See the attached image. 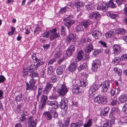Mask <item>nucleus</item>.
<instances>
[{
    "label": "nucleus",
    "instance_id": "nucleus-7",
    "mask_svg": "<svg viewBox=\"0 0 127 127\" xmlns=\"http://www.w3.org/2000/svg\"><path fill=\"white\" fill-rule=\"evenodd\" d=\"M67 6L70 7H72L73 5L75 6L76 8H77V11H79L80 9V7L83 6H84V3L82 2H70L67 4Z\"/></svg>",
    "mask_w": 127,
    "mask_h": 127
},
{
    "label": "nucleus",
    "instance_id": "nucleus-39",
    "mask_svg": "<svg viewBox=\"0 0 127 127\" xmlns=\"http://www.w3.org/2000/svg\"><path fill=\"white\" fill-rule=\"evenodd\" d=\"M80 83L81 86L82 87H84L87 84L88 82L87 80L86 79L83 80L82 81H80Z\"/></svg>",
    "mask_w": 127,
    "mask_h": 127
},
{
    "label": "nucleus",
    "instance_id": "nucleus-21",
    "mask_svg": "<svg viewBox=\"0 0 127 127\" xmlns=\"http://www.w3.org/2000/svg\"><path fill=\"white\" fill-rule=\"evenodd\" d=\"M114 123V120L113 119L105 123L103 125V127H111L112 124Z\"/></svg>",
    "mask_w": 127,
    "mask_h": 127
},
{
    "label": "nucleus",
    "instance_id": "nucleus-47",
    "mask_svg": "<svg viewBox=\"0 0 127 127\" xmlns=\"http://www.w3.org/2000/svg\"><path fill=\"white\" fill-rule=\"evenodd\" d=\"M29 82L30 85H35V84L36 82V80L32 78L30 80Z\"/></svg>",
    "mask_w": 127,
    "mask_h": 127
},
{
    "label": "nucleus",
    "instance_id": "nucleus-32",
    "mask_svg": "<svg viewBox=\"0 0 127 127\" xmlns=\"http://www.w3.org/2000/svg\"><path fill=\"white\" fill-rule=\"evenodd\" d=\"M125 31L123 29H118L116 30V32L117 34H124L125 32Z\"/></svg>",
    "mask_w": 127,
    "mask_h": 127
},
{
    "label": "nucleus",
    "instance_id": "nucleus-63",
    "mask_svg": "<svg viewBox=\"0 0 127 127\" xmlns=\"http://www.w3.org/2000/svg\"><path fill=\"white\" fill-rule=\"evenodd\" d=\"M72 52L71 50H69V49L68 48L66 51V54L68 56H70L72 55Z\"/></svg>",
    "mask_w": 127,
    "mask_h": 127
},
{
    "label": "nucleus",
    "instance_id": "nucleus-62",
    "mask_svg": "<svg viewBox=\"0 0 127 127\" xmlns=\"http://www.w3.org/2000/svg\"><path fill=\"white\" fill-rule=\"evenodd\" d=\"M43 86L42 85H39L38 88V92L42 93L43 91Z\"/></svg>",
    "mask_w": 127,
    "mask_h": 127
},
{
    "label": "nucleus",
    "instance_id": "nucleus-20",
    "mask_svg": "<svg viewBox=\"0 0 127 127\" xmlns=\"http://www.w3.org/2000/svg\"><path fill=\"white\" fill-rule=\"evenodd\" d=\"M76 40V35L75 34H70L66 39V40L68 42H69L71 40L74 42Z\"/></svg>",
    "mask_w": 127,
    "mask_h": 127
},
{
    "label": "nucleus",
    "instance_id": "nucleus-40",
    "mask_svg": "<svg viewBox=\"0 0 127 127\" xmlns=\"http://www.w3.org/2000/svg\"><path fill=\"white\" fill-rule=\"evenodd\" d=\"M114 32L110 31L106 33L105 36L107 37H108L113 36L115 34Z\"/></svg>",
    "mask_w": 127,
    "mask_h": 127
},
{
    "label": "nucleus",
    "instance_id": "nucleus-59",
    "mask_svg": "<svg viewBox=\"0 0 127 127\" xmlns=\"http://www.w3.org/2000/svg\"><path fill=\"white\" fill-rule=\"evenodd\" d=\"M121 60H123L126 59L127 61V54H125L121 56L120 58Z\"/></svg>",
    "mask_w": 127,
    "mask_h": 127
},
{
    "label": "nucleus",
    "instance_id": "nucleus-33",
    "mask_svg": "<svg viewBox=\"0 0 127 127\" xmlns=\"http://www.w3.org/2000/svg\"><path fill=\"white\" fill-rule=\"evenodd\" d=\"M51 112L52 114H54V115L53 117L54 118H57L58 116V114L56 111V109L55 108H52L51 110Z\"/></svg>",
    "mask_w": 127,
    "mask_h": 127
},
{
    "label": "nucleus",
    "instance_id": "nucleus-48",
    "mask_svg": "<svg viewBox=\"0 0 127 127\" xmlns=\"http://www.w3.org/2000/svg\"><path fill=\"white\" fill-rule=\"evenodd\" d=\"M69 123V120L67 119L65 120L64 123L63 124L64 127H68Z\"/></svg>",
    "mask_w": 127,
    "mask_h": 127
},
{
    "label": "nucleus",
    "instance_id": "nucleus-41",
    "mask_svg": "<svg viewBox=\"0 0 127 127\" xmlns=\"http://www.w3.org/2000/svg\"><path fill=\"white\" fill-rule=\"evenodd\" d=\"M48 99L47 97L44 95H42L41 97V102H46Z\"/></svg>",
    "mask_w": 127,
    "mask_h": 127
},
{
    "label": "nucleus",
    "instance_id": "nucleus-54",
    "mask_svg": "<svg viewBox=\"0 0 127 127\" xmlns=\"http://www.w3.org/2000/svg\"><path fill=\"white\" fill-rule=\"evenodd\" d=\"M56 61V59L55 58H52L50 60L48 63V65L52 64L54 62H55Z\"/></svg>",
    "mask_w": 127,
    "mask_h": 127
},
{
    "label": "nucleus",
    "instance_id": "nucleus-46",
    "mask_svg": "<svg viewBox=\"0 0 127 127\" xmlns=\"http://www.w3.org/2000/svg\"><path fill=\"white\" fill-rule=\"evenodd\" d=\"M41 28L39 27H37L36 28L34 31V33L38 34L40 32Z\"/></svg>",
    "mask_w": 127,
    "mask_h": 127
},
{
    "label": "nucleus",
    "instance_id": "nucleus-34",
    "mask_svg": "<svg viewBox=\"0 0 127 127\" xmlns=\"http://www.w3.org/2000/svg\"><path fill=\"white\" fill-rule=\"evenodd\" d=\"M79 88L76 86H74L72 89V92L74 94L77 95L79 93Z\"/></svg>",
    "mask_w": 127,
    "mask_h": 127
},
{
    "label": "nucleus",
    "instance_id": "nucleus-55",
    "mask_svg": "<svg viewBox=\"0 0 127 127\" xmlns=\"http://www.w3.org/2000/svg\"><path fill=\"white\" fill-rule=\"evenodd\" d=\"M117 99H112L110 102L111 104L112 105H114L117 103Z\"/></svg>",
    "mask_w": 127,
    "mask_h": 127
},
{
    "label": "nucleus",
    "instance_id": "nucleus-44",
    "mask_svg": "<svg viewBox=\"0 0 127 127\" xmlns=\"http://www.w3.org/2000/svg\"><path fill=\"white\" fill-rule=\"evenodd\" d=\"M61 32L62 35L63 36H64L66 34L65 29L63 26H62L61 27Z\"/></svg>",
    "mask_w": 127,
    "mask_h": 127
},
{
    "label": "nucleus",
    "instance_id": "nucleus-29",
    "mask_svg": "<svg viewBox=\"0 0 127 127\" xmlns=\"http://www.w3.org/2000/svg\"><path fill=\"white\" fill-rule=\"evenodd\" d=\"M108 7H109L112 8H114L116 7V5L114 3L113 0H110L107 3Z\"/></svg>",
    "mask_w": 127,
    "mask_h": 127
},
{
    "label": "nucleus",
    "instance_id": "nucleus-4",
    "mask_svg": "<svg viewBox=\"0 0 127 127\" xmlns=\"http://www.w3.org/2000/svg\"><path fill=\"white\" fill-rule=\"evenodd\" d=\"M94 101L98 103L105 104L107 102V97L105 95H102L100 96H97L95 98Z\"/></svg>",
    "mask_w": 127,
    "mask_h": 127
},
{
    "label": "nucleus",
    "instance_id": "nucleus-12",
    "mask_svg": "<svg viewBox=\"0 0 127 127\" xmlns=\"http://www.w3.org/2000/svg\"><path fill=\"white\" fill-rule=\"evenodd\" d=\"M113 49L114 51V53L116 55L120 53L121 50L120 46L118 44L114 45L113 46Z\"/></svg>",
    "mask_w": 127,
    "mask_h": 127
},
{
    "label": "nucleus",
    "instance_id": "nucleus-26",
    "mask_svg": "<svg viewBox=\"0 0 127 127\" xmlns=\"http://www.w3.org/2000/svg\"><path fill=\"white\" fill-rule=\"evenodd\" d=\"M84 52L82 50H80L78 53L76 57V59L78 61L81 60L83 57V54Z\"/></svg>",
    "mask_w": 127,
    "mask_h": 127
},
{
    "label": "nucleus",
    "instance_id": "nucleus-19",
    "mask_svg": "<svg viewBox=\"0 0 127 127\" xmlns=\"http://www.w3.org/2000/svg\"><path fill=\"white\" fill-rule=\"evenodd\" d=\"M108 7L107 3H104L102 6H98L97 7V9L98 10H102L103 11H105L107 9Z\"/></svg>",
    "mask_w": 127,
    "mask_h": 127
},
{
    "label": "nucleus",
    "instance_id": "nucleus-18",
    "mask_svg": "<svg viewBox=\"0 0 127 127\" xmlns=\"http://www.w3.org/2000/svg\"><path fill=\"white\" fill-rule=\"evenodd\" d=\"M101 33L98 30H95L93 32L92 35L95 39L99 38L101 36Z\"/></svg>",
    "mask_w": 127,
    "mask_h": 127
},
{
    "label": "nucleus",
    "instance_id": "nucleus-51",
    "mask_svg": "<svg viewBox=\"0 0 127 127\" xmlns=\"http://www.w3.org/2000/svg\"><path fill=\"white\" fill-rule=\"evenodd\" d=\"M66 7H65L61 8L60 10V12L61 13H65L66 10Z\"/></svg>",
    "mask_w": 127,
    "mask_h": 127
},
{
    "label": "nucleus",
    "instance_id": "nucleus-43",
    "mask_svg": "<svg viewBox=\"0 0 127 127\" xmlns=\"http://www.w3.org/2000/svg\"><path fill=\"white\" fill-rule=\"evenodd\" d=\"M53 71V69L52 66H50L48 67L47 70V73L50 75L52 74Z\"/></svg>",
    "mask_w": 127,
    "mask_h": 127
},
{
    "label": "nucleus",
    "instance_id": "nucleus-49",
    "mask_svg": "<svg viewBox=\"0 0 127 127\" xmlns=\"http://www.w3.org/2000/svg\"><path fill=\"white\" fill-rule=\"evenodd\" d=\"M30 89L33 91H35L37 88V86L36 85H30Z\"/></svg>",
    "mask_w": 127,
    "mask_h": 127
},
{
    "label": "nucleus",
    "instance_id": "nucleus-8",
    "mask_svg": "<svg viewBox=\"0 0 127 127\" xmlns=\"http://www.w3.org/2000/svg\"><path fill=\"white\" fill-rule=\"evenodd\" d=\"M100 87V85L95 84L90 87L89 92V94L90 95V96L91 97H92L93 96V93L98 90V88Z\"/></svg>",
    "mask_w": 127,
    "mask_h": 127
},
{
    "label": "nucleus",
    "instance_id": "nucleus-2",
    "mask_svg": "<svg viewBox=\"0 0 127 127\" xmlns=\"http://www.w3.org/2000/svg\"><path fill=\"white\" fill-rule=\"evenodd\" d=\"M67 88L64 84H62L57 90V91L60 96H64L67 92Z\"/></svg>",
    "mask_w": 127,
    "mask_h": 127
},
{
    "label": "nucleus",
    "instance_id": "nucleus-38",
    "mask_svg": "<svg viewBox=\"0 0 127 127\" xmlns=\"http://www.w3.org/2000/svg\"><path fill=\"white\" fill-rule=\"evenodd\" d=\"M32 58L33 62L34 63H36L37 62H39V61H40V60L36 57L35 54H33L32 55Z\"/></svg>",
    "mask_w": 127,
    "mask_h": 127
},
{
    "label": "nucleus",
    "instance_id": "nucleus-64",
    "mask_svg": "<svg viewBox=\"0 0 127 127\" xmlns=\"http://www.w3.org/2000/svg\"><path fill=\"white\" fill-rule=\"evenodd\" d=\"M26 118L24 116H21L19 118V121L20 122H23L25 121Z\"/></svg>",
    "mask_w": 127,
    "mask_h": 127
},
{
    "label": "nucleus",
    "instance_id": "nucleus-24",
    "mask_svg": "<svg viewBox=\"0 0 127 127\" xmlns=\"http://www.w3.org/2000/svg\"><path fill=\"white\" fill-rule=\"evenodd\" d=\"M93 49V47L92 44H88L87 46L85 51L87 53L90 52Z\"/></svg>",
    "mask_w": 127,
    "mask_h": 127
},
{
    "label": "nucleus",
    "instance_id": "nucleus-22",
    "mask_svg": "<svg viewBox=\"0 0 127 127\" xmlns=\"http://www.w3.org/2000/svg\"><path fill=\"white\" fill-rule=\"evenodd\" d=\"M43 115L47 120H51L52 118V115L51 113L49 112H45L43 113Z\"/></svg>",
    "mask_w": 127,
    "mask_h": 127
},
{
    "label": "nucleus",
    "instance_id": "nucleus-6",
    "mask_svg": "<svg viewBox=\"0 0 127 127\" xmlns=\"http://www.w3.org/2000/svg\"><path fill=\"white\" fill-rule=\"evenodd\" d=\"M72 18L73 15H71L64 18L63 20L64 21H68L69 20H70L69 21L64 23V25L67 27L68 29H69V28L71 25L75 23L74 20H70V19Z\"/></svg>",
    "mask_w": 127,
    "mask_h": 127
},
{
    "label": "nucleus",
    "instance_id": "nucleus-31",
    "mask_svg": "<svg viewBox=\"0 0 127 127\" xmlns=\"http://www.w3.org/2000/svg\"><path fill=\"white\" fill-rule=\"evenodd\" d=\"M121 60L120 58L119 57H115L114 59L112 60V63L114 64H117L118 63H119Z\"/></svg>",
    "mask_w": 127,
    "mask_h": 127
},
{
    "label": "nucleus",
    "instance_id": "nucleus-14",
    "mask_svg": "<svg viewBox=\"0 0 127 127\" xmlns=\"http://www.w3.org/2000/svg\"><path fill=\"white\" fill-rule=\"evenodd\" d=\"M50 82H48L46 84V85L44 88V92L46 94L50 92L52 87L53 86V84L51 83Z\"/></svg>",
    "mask_w": 127,
    "mask_h": 127
},
{
    "label": "nucleus",
    "instance_id": "nucleus-15",
    "mask_svg": "<svg viewBox=\"0 0 127 127\" xmlns=\"http://www.w3.org/2000/svg\"><path fill=\"white\" fill-rule=\"evenodd\" d=\"M47 104L48 105H50L53 107L52 108H55V109L57 108L58 106V103L56 101H48L47 102Z\"/></svg>",
    "mask_w": 127,
    "mask_h": 127
},
{
    "label": "nucleus",
    "instance_id": "nucleus-45",
    "mask_svg": "<svg viewBox=\"0 0 127 127\" xmlns=\"http://www.w3.org/2000/svg\"><path fill=\"white\" fill-rule=\"evenodd\" d=\"M28 69L24 68L22 71L23 76L25 77L28 74Z\"/></svg>",
    "mask_w": 127,
    "mask_h": 127
},
{
    "label": "nucleus",
    "instance_id": "nucleus-60",
    "mask_svg": "<svg viewBox=\"0 0 127 127\" xmlns=\"http://www.w3.org/2000/svg\"><path fill=\"white\" fill-rule=\"evenodd\" d=\"M61 55V53L60 52H55V56L56 58H59Z\"/></svg>",
    "mask_w": 127,
    "mask_h": 127
},
{
    "label": "nucleus",
    "instance_id": "nucleus-10",
    "mask_svg": "<svg viewBox=\"0 0 127 127\" xmlns=\"http://www.w3.org/2000/svg\"><path fill=\"white\" fill-rule=\"evenodd\" d=\"M118 109L116 107H113L112 109V111L109 114L110 118L113 119L117 118Z\"/></svg>",
    "mask_w": 127,
    "mask_h": 127
},
{
    "label": "nucleus",
    "instance_id": "nucleus-27",
    "mask_svg": "<svg viewBox=\"0 0 127 127\" xmlns=\"http://www.w3.org/2000/svg\"><path fill=\"white\" fill-rule=\"evenodd\" d=\"M86 8L88 10H92L94 8V5L92 3L88 4L86 5Z\"/></svg>",
    "mask_w": 127,
    "mask_h": 127
},
{
    "label": "nucleus",
    "instance_id": "nucleus-28",
    "mask_svg": "<svg viewBox=\"0 0 127 127\" xmlns=\"http://www.w3.org/2000/svg\"><path fill=\"white\" fill-rule=\"evenodd\" d=\"M109 109L110 108L108 107H106L104 108L103 110L102 111L103 115L104 116L107 115Z\"/></svg>",
    "mask_w": 127,
    "mask_h": 127
},
{
    "label": "nucleus",
    "instance_id": "nucleus-23",
    "mask_svg": "<svg viewBox=\"0 0 127 127\" xmlns=\"http://www.w3.org/2000/svg\"><path fill=\"white\" fill-rule=\"evenodd\" d=\"M65 67V66L63 65L58 67L56 70L57 73L58 75H60L62 74L64 70Z\"/></svg>",
    "mask_w": 127,
    "mask_h": 127
},
{
    "label": "nucleus",
    "instance_id": "nucleus-30",
    "mask_svg": "<svg viewBox=\"0 0 127 127\" xmlns=\"http://www.w3.org/2000/svg\"><path fill=\"white\" fill-rule=\"evenodd\" d=\"M91 23V22L89 20H86L83 22L82 23V25L85 28H87Z\"/></svg>",
    "mask_w": 127,
    "mask_h": 127
},
{
    "label": "nucleus",
    "instance_id": "nucleus-16",
    "mask_svg": "<svg viewBox=\"0 0 127 127\" xmlns=\"http://www.w3.org/2000/svg\"><path fill=\"white\" fill-rule=\"evenodd\" d=\"M83 121L80 120L75 123H72L71 124V127H81L83 126Z\"/></svg>",
    "mask_w": 127,
    "mask_h": 127
},
{
    "label": "nucleus",
    "instance_id": "nucleus-5",
    "mask_svg": "<svg viewBox=\"0 0 127 127\" xmlns=\"http://www.w3.org/2000/svg\"><path fill=\"white\" fill-rule=\"evenodd\" d=\"M92 70L94 72L96 71L98 68H99L101 65V62L100 60L97 59L93 61L92 64Z\"/></svg>",
    "mask_w": 127,
    "mask_h": 127
},
{
    "label": "nucleus",
    "instance_id": "nucleus-61",
    "mask_svg": "<svg viewBox=\"0 0 127 127\" xmlns=\"http://www.w3.org/2000/svg\"><path fill=\"white\" fill-rule=\"evenodd\" d=\"M82 75L84 76L86 79L87 78L88 75V71H86L82 73Z\"/></svg>",
    "mask_w": 127,
    "mask_h": 127
},
{
    "label": "nucleus",
    "instance_id": "nucleus-53",
    "mask_svg": "<svg viewBox=\"0 0 127 127\" xmlns=\"http://www.w3.org/2000/svg\"><path fill=\"white\" fill-rule=\"evenodd\" d=\"M6 79L3 75H0V83H2Z\"/></svg>",
    "mask_w": 127,
    "mask_h": 127
},
{
    "label": "nucleus",
    "instance_id": "nucleus-57",
    "mask_svg": "<svg viewBox=\"0 0 127 127\" xmlns=\"http://www.w3.org/2000/svg\"><path fill=\"white\" fill-rule=\"evenodd\" d=\"M21 107V104H20L18 105L17 108L16 109L18 113L20 112V110Z\"/></svg>",
    "mask_w": 127,
    "mask_h": 127
},
{
    "label": "nucleus",
    "instance_id": "nucleus-37",
    "mask_svg": "<svg viewBox=\"0 0 127 127\" xmlns=\"http://www.w3.org/2000/svg\"><path fill=\"white\" fill-rule=\"evenodd\" d=\"M29 72L30 73L29 76L33 78L35 77H37L38 76V74L33 71H32L31 72Z\"/></svg>",
    "mask_w": 127,
    "mask_h": 127
},
{
    "label": "nucleus",
    "instance_id": "nucleus-52",
    "mask_svg": "<svg viewBox=\"0 0 127 127\" xmlns=\"http://www.w3.org/2000/svg\"><path fill=\"white\" fill-rule=\"evenodd\" d=\"M57 80V77L55 76H53L50 80V82H55Z\"/></svg>",
    "mask_w": 127,
    "mask_h": 127
},
{
    "label": "nucleus",
    "instance_id": "nucleus-9",
    "mask_svg": "<svg viewBox=\"0 0 127 127\" xmlns=\"http://www.w3.org/2000/svg\"><path fill=\"white\" fill-rule=\"evenodd\" d=\"M37 120L34 118L32 116H30L29 118L28 125L30 127H36Z\"/></svg>",
    "mask_w": 127,
    "mask_h": 127
},
{
    "label": "nucleus",
    "instance_id": "nucleus-56",
    "mask_svg": "<svg viewBox=\"0 0 127 127\" xmlns=\"http://www.w3.org/2000/svg\"><path fill=\"white\" fill-rule=\"evenodd\" d=\"M99 43H100L101 45L103 47L105 48L107 47V46L106 43L102 41H99Z\"/></svg>",
    "mask_w": 127,
    "mask_h": 127
},
{
    "label": "nucleus",
    "instance_id": "nucleus-3",
    "mask_svg": "<svg viewBox=\"0 0 127 127\" xmlns=\"http://www.w3.org/2000/svg\"><path fill=\"white\" fill-rule=\"evenodd\" d=\"M110 83V82L109 80L105 81L100 85L101 86V92L103 93L106 92L109 88Z\"/></svg>",
    "mask_w": 127,
    "mask_h": 127
},
{
    "label": "nucleus",
    "instance_id": "nucleus-58",
    "mask_svg": "<svg viewBox=\"0 0 127 127\" xmlns=\"http://www.w3.org/2000/svg\"><path fill=\"white\" fill-rule=\"evenodd\" d=\"M123 110L127 114V104L125 103L124 104L123 107Z\"/></svg>",
    "mask_w": 127,
    "mask_h": 127
},
{
    "label": "nucleus",
    "instance_id": "nucleus-17",
    "mask_svg": "<svg viewBox=\"0 0 127 127\" xmlns=\"http://www.w3.org/2000/svg\"><path fill=\"white\" fill-rule=\"evenodd\" d=\"M118 100L121 103H125L127 101V96L126 95H121L119 97Z\"/></svg>",
    "mask_w": 127,
    "mask_h": 127
},
{
    "label": "nucleus",
    "instance_id": "nucleus-11",
    "mask_svg": "<svg viewBox=\"0 0 127 127\" xmlns=\"http://www.w3.org/2000/svg\"><path fill=\"white\" fill-rule=\"evenodd\" d=\"M67 102L68 101L66 98H63L62 99L60 104L61 108L67 109Z\"/></svg>",
    "mask_w": 127,
    "mask_h": 127
},
{
    "label": "nucleus",
    "instance_id": "nucleus-36",
    "mask_svg": "<svg viewBox=\"0 0 127 127\" xmlns=\"http://www.w3.org/2000/svg\"><path fill=\"white\" fill-rule=\"evenodd\" d=\"M83 26L81 24L77 26L76 28V30L77 32L81 31L83 30Z\"/></svg>",
    "mask_w": 127,
    "mask_h": 127
},
{
    "label": "nucleus",
    "instance_id": "nucleus-50",
    "mask_svg": "<svg viewBox=\"0 0 127 127\" xmlns=\"http://www.w3.org/2000/svg\"><path fill=\"white\" fill-rule=\"evenodd\" d=\"M119 124L121 125H125V124H127V119H125V120L124 121H121V120L118 122Z\"/></svg>",
    "mask_w": 127,
    "mask_h": 127
},
{
    "label": "nucleus",
    "instance_id": "nucleus-42",
    "mask_svg": "<svg viewBox=\"0 0 127 127\" xmlns=\"http://www.w3.org/2000/svg\"><path fill=\"white\" fill-rule=\"evenodd\" d=\"M92 121L91 120H89L86 124H85L84 125V127H90L92 125Z\"/></svg>",
    "mask_w": 127,
    "mask_h": 127
},
{
    "label": "nucleus",
    "instance_id": "nucleus-13",
    "mask_svg": "<svg viewBox=\"0 0 127 127\" xmlns=\"http://www.w3.org/2000/svg\"><path fill=\"white\" fill-rule=\"evenodd\" d=\"M77 61L75 60V62L74 61V62L72 63L69 66L68 70L69 71L72 72L74 71L77 67Z\"/></svg>",
    "mask_w": 127,
    "mask_h": 127
},
{
    "label": "nucleus",
    "instance_id": "nucleus-35",
    "mask_svg": "<svg viewBox=\"0 0 127 127\" xmlns=\"http://www.w3.org/2000/svg\"><path fill=\"white\" fill-rule=\"evenodd\" d=\"M37 63L36 65H33V67H34V69H36L39 66L43 65L44 63L43 62L41 61L40 60Z\"/></svg>",
    "mask_w": 127,
    "mask_h": 127
},
{
    "label": "nucleus",
    "instance_id": "nucleus-1",
    "mask_svg": "<svg viewBox=\"0 0 127 127\" xmlns=\"http://www.w3.org/2000/svg\"><path fill=\"white\" fill-rule=\"evenodd\" d=\"M56 29L54 28L48 32L45 31L43 34L42 37L47 38L48 37L49 35L51 34L50 39L51 40H52L55 38L60 36V34L58 33H56Z\"/></svg>",
    "mask_w": 127,
    "mask_h": 127
},
{
    "label": "nucleus",
    "instance_id": "nucleus-25",
    "mask_svg": "<svg viewBox=\"0 0 127 127\" xmlns=\"http://www.w3.org/2000/svg\"><path fill=\"white\" fill-rule=\"evenodd\" d=\"M24 95L22 94H20L16 96L15 100L16 101H20L22 100L23 99Z\"/></svg>",
    "mask_w": 127,
    "mask_h": 127
}]
</instances>
